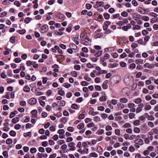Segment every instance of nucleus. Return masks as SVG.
<instances>
[{
	"label": "nucleus",
	"instance_id": "f257e3e1",
	"mask_svg": "<svg viewBox=\"0 0 158 158\" xmlns=\"http://www.w3.org/2000/svg\"><path fill=\"white\" fill-rule=\"evenodd\" d=\"M124 81L127 85H129L133 82L134 79L131 77L126 76L125 77Z\"/></svg>",
	"mask_w": 158,
	"mask_h": 158
},
{
	"label": "nucleus",
	"instance_id": "f03ea898",
	"mask_svg": "<svg viewBox=\"0 0 158 158\" xmlns=\"http://www.w3.org/2000/svg\"><path fill=\"white\" fill-rule=\"evenodd\" d=\"M90 52L91 53L93 54L97 57H99L101 56L102 52V50H97L95 49H91Z\"/></svg>",
	"mask_w": 158,
	"mask_h": 158
},
{
	"label": "nucleus",
	"instance_id": "7ed1b4c3",
	"mask_svg": "<svg viewBox=\"0 0 158 158\" xmlns=\"http://www.w3.org/2000/svg\"><path fill=\"white\" fill-rule=\"evenodd\" d=\"M138 11L141 14H146L149 12V10L148 9H143L140 7L138 8Z\"/></svg>",
	"mask_w": 158,
	"mask_h": 158
},
{
	"label": "nucleus",
	"instance_id": "20e7f679",
	"mask_svg": "<svg viewBox=\"0 0 158 158\" xmlns=\"http://www.w3.org/2000/svg\"><path fill=\"white\" fill-rule=\"evenodd\" d=\"M89 114H91L93 116H94L99 114V112L97 111L94 112V109L92 107L89 108Z\"/></svg>",
	"mask_w": 158,
	"mask_h": 158
},
{
	"label": "nucleus",
	"instance_id": "39448f33",
	"mask_svg": "<svg viewBox=\"0 0 158 158\" xmlns=\"http://www.w3.org/2000/svg\"><path fill=\"white\" fill-rule=\"evenodd\" d=\"M76 144L73 142H71L69 144V146L70 147L69 150L70 151H74L76 150V147H75Z\"/></svg>",
	"mask_w": 158,
	"mask_h": 158
},
{
	"label": "nucleus",
	"instance_id": "423d86ee",
	"mask_svg": "<svg viewBox=\"0 0 158 158\" xmlns=\"http://www.w3.org/2000/svg\"><path fill=\"white\" fill-rule=\"evenodd\" d=\"M48 29V27L46 25H43L41 28V32L42 33L47 32Z\"/></svg>",
	"mask_w": 158,
	"mask_h": 158
},
{
	"label": "nucleus",
	"instance_id": "0eeeda50",
	"mask_svg": "<svg viewBox=\"0 0 158 158\" xmlns=\"http://www.w3.org/2000/svg\"><path fill=\"white\" fill-rule=\"evenodd\" d=\"M111 23L109 21H105L103 26V30H107L108 27V26L110 25Z\"/></svg>",
	"mask_w": 158,
	"mask_h": 158
},
{
	"label": "nucleus",
	"instance_id": "6e6552de",
	"mask_svg": "<svg viewBox=\"0 0 158 158\" xmlns=\"http://www.w3.org/2000/svg\"><path fill=\"white\" fill-rule=\"evenodd\" d=\"M138 106L136 109V113H139L142 110V108L144 107V105L143 103H140L138 105Z\"/></svg>",
	"mask_w": 158,
	"mask_h": 158
},
{
	"label": "nucleus",
	"instance_id": "1a4fd4ad",
	"mask_svg": "<svg viewBox=\"0 0 158 158\" xmlns=\"http://www.w3.org/2000/svg\"><path fill=\"white\" fill-rule=\"evenodd\" d=\"M143 66L145 68H148L150 69H152L154 67V64H150L148 63H145L144 64Z\"/></svg>",
	"mask_w": 158,
	"mask_h": 158
},
{
	"label": "nucleus",
	"instance_id": "9d476101",
	"mask_svg": "<svg viewBox=\"0 0 158 158\" xmlns=\"http://www.w3.org/2000/svg\"><path fill=\"white\" fill-rule=\"evenodd\" d=\"M134 143L136 144H139L140 145H142L143 144V141L141 139H137L135 140Z\"/></svg>",
	"mask_w": 158,
	"mask_h": 158
},
{
	"label": "nucleus",
	"instance_id": "9b49d317",
	"mask_svg": "<svg viewBox=\"0 0 158 158\" xmlns=\"http://www.w3.org/2000/svg\"><path fill=\"white\" fill-rule=\"evenodd\" d=\"M37 99L35 98H31L29 101V103L31 105H35L37 102Z\"/></svg>",
	"mask_w": 158,
	"mask_h": 158
},
{
	"label": "nucleus",
	"instance_id": "f8f14e48",
	"mask_svg": "<svg viewBox=\"0 0 158 158\" xmlns=\"http://www.w3.org/2000/svg\"><path fill=\"white\" fill-rule=\"evenodd\" d=\"M103 2L102 1L100 2H97L96 3L95 5L94 6V7L95 8H98V7L101 6L103 5Z\"/></svg>",
	"mask_w": 158,
	"mask_h": 158
},
{
	"label": "nucleus",
	"instance_id": "ddd939ff",
	"mask_svg": "<svg viewBox=\"0 0 158 158\" xmlns=\"http://www.w3.org/2000/svg\"><path fill=\"white\" fill-rule=\"evenodd\" d=\"M103 96L100 97L99 98V100L101 102L105 101L106 100V94L105 93H103Z\"/></svg>",
	"mask_w": 158,
	"mask_h": 158
},
{
	"label": "nucleus",
	"instance_id": "4468645a",
	"mask_svg": "<svg viewBox=\"0 0 158 158\" xmlns=\"http://www.w3.org/2000/svg\"><path fill=\"white\" fill-rule=\"evenodd\" d=\"M101 63L103 65V66L105 67L107 65V63L105 60V58H103L102 57L100 58Z\"/></svg>",
	"mask_w": 158,
	"mask_h": 158
},
{
	"label": "nucleus",
	"instance_id": "2eb2a0df",
	"mask_svg": "<svg viewBox=\"0 0 158 158\" xmlns=\"http://www.w3.org/2000/svg\"><path fill=\"white\" fill-rule=\"evenodd\" d=\"M118 64L114 63L113 64H110L108 65V67L110 68H114L117 67Z\"/></svg>",
	"mask_w": 158,
	"mask_h": 158
},
{
	"label": "nucleus",
	"instance_id": "dca6fc26",
	"mask_svg": "<svg viewBox=\"0 0 158 158\" xmlns=\"http://www.w3.org/2000/svg\"><path fill=\"white\" fill-rule=\"evenodd\" d=\"M119 101L121 103H126L128 102V99L125 98H120Z\"/></svg>",
	"mask_w": 158,
	"mask_h": 158
},
{
	"label": "nucleus",
	"instance_id": "f3484780",
	"mask_svg": "<svg viewBox=\"0 0 158 158\" xmlns=\"http://www.w3.org/2000/svg\"><path fill=\"white\" fill-rule=\"evenodd\" d=\"M31 114L32 115V117L34 118L36 116V114H37L38 112L37 111L35 110H33L31 111Z\"/></svg>",
	"mask_w": 158,
	"mask_h": 158
},
{
	"label": "nucleus",
	"instance_id": "a211bd4d",
	"mask_svg": "<svg viewBox=\"0 0 158 158\" xmlns=\"http://www.w3.org/2000/svg\"><path fill=\"white\" fill-rule=\"evenodd\" d=\"M30 88L28 86H25L23 88V91L26 92H28L30 91Z\"/></svg>",
	"mask_w": 158,
	"mask_h": 158
},
{
	"label": "nucleus",
	"instance_id": "6ab92c4d",
	"mask_svg": "<svg viewBox=\"0 0 158 158\" xmlns=\"http://www.w3.org/2000/svg\"><path fill=\"white\" fill-rule=\"evenodd\" d=\"M6 51L4 52V55H7L10 53V52L11 51V50L9 48H6Z\"/></svg>",
	"mask_w": 158,
	"mask_h": 158
},
{
	"label": "nucleus",
	"instance_id": "aec40b11",
	"mask_svg": "<svg viewBox=\"0 0 158 158\" xmlns=\"http://www.w3.org/2000/svg\"><path fill=\"white\" fill-rule=\"evenodd\" d=\"M129 91V89L127 87L123 88L122 90V92L123 94H127Z\"/></svg>",
	"mask_w": 158,
	"mask_h": 158
},
{
	"label": "nucleus",
	"instance_id": "412c9836",
	"mask_svg": "<svg viewBox=\"0 0 158 158\" xmlns=\"http://www.w3.org/2000/svg\"><path fill=\"white\" fill-rule=\"evenodd\" d=\"M117 106L119 109L120 110L123 109L124 108V106L123 104L120 103H118Z\"/></svg>",
	"mask_w": 158,
	"mask_h": 158
},
{
	"label": "nucleus",
	"instance_id": "4be33fe9",
	"mask_svg": "<svg viewBox=\"0 0 158 158\" xmlns=\"http://www.w3.org/2000/svg\"><path fill=\"white\" fill-rule=\"evenodd\" d=\"M134 131L136 133H139L140 132V130L138 127H135L133 129Z\"/></svg>",
	"mask_w": 158,
	"mask_h": 158
},
{
	"label": "nucleus",
	"instance_id": "5701e85b",
	"mask_svg": "<svg viewBox=\"0 0 158 158\" xmlns=\"http://www.w3.org/2000/svg\"><path fill=\"white\" fill-rule=\"evenodd\" d=\"M152 107L149 105L146 104L144 106V109L146 110H149L151 109Z\"/></svg>",
	"mask_w": 158,
	"mask_h": 158
},
{
	"label": "nucleus",
	"instance_id": "b1692460",
	"mask_svg": "<svg viewBox=\"0 0 158 158\" xmlns=\"http://www.w3.org/2000/svg\"><path fill=\"white\" fill-rule=\"evenodd\" d=\"M141 29V27L138 25L136 24L133 27V29L135 30H140Z\"/></svg>",
	"mask_w": 158,
	"mask_h": 158
},
{
	"label": "nucleus",
	"instance_id": "393cba45",
	"mask_svg": "<svg viewBox=\"0 0 158 158\" xmlns=\"http://www.w3.org/2000/svg\"><path fill=\"white\" fill-rule=\"evenodd\" d=\"M19 118L18 117H16L13 118L12 119V121L13 123H15L19 122Z\"/></svg>",
	"mask_w": 158,
	"mask_h": 158
},
{
	"label": "nucleus",
	"instance_id": "a878e982",
	"mask_svg": "<svg viewBox=\"0 0 158 158\" xmlns=\"http://www.w3.org/2000/svg\"><path fill=\"white\" fill-rule=\"evenodd\" d=\"M141 19L145 21H148L149 19V18L148 17L145 16H142L141 18Z\"/></svg>",
	"mask_w": 158,
	"mask_h": 158
},
{
	"label": "nucleus",
	"instance_id": "bb28decb",
	"mask_svg": "<svg viewBox=\"0 0 158 158\" xmlns=\"http://www.w3.org/2000/svg\"><path fill=\"white\" fill-rule=\"evenodd\" d=\"M84 124L81 123L78 124L77 126V128L79 129H82L84 127Z\"/></svg>",
	"mask_w": 158,
	"mask_h": 158
},
{
	"label": "nucleus",
	"instance_id": "cd10ccee",
	"mask_svg": "<svg viewBox=\"0 0 158 158\" xmlns=\"http://www.w3.org/2000/svg\"><path fill=\"white\" fill-rule=\"evenodd\" d=\"M58 94L61 96H63L65 94L64 91L63 90L60 89L58 91Z\"/></svg>",
	"mask_w": 158,
	"mask_h": 158
},
{
	"label": "nucleus",
	"instance_id": "c85d7f7f",
	"mask_svg": "<svg viewBox=\"0 0 158 158\" xmlns=\"http://www.w3.org/2000/svg\"><path fill=\"white\" fill-rule=\"evenodd\" d=\"M104 18L106 19H108L110 18V15L107 13H105L104 14Z\"/></svg>",
	"mask_w": 158,
	"mask_h": 158
},
{
	"label": "nucleus",
	"instance_id": "c756f323",
	"mask_svg": "<svg viewBox=\"0 0 158 158\" xmlns=\"http://www.w3.org/2000/svg\"><path fill=\"white\" fill-rule=\"evenodd\" d=\"M131 124L128 123H125L123 125V127L124 128H128L131 127Z\"/></svg>",
	"mask_w": 158,
	"mask_h": 158
},
{
	"label": "nucleus",
	"instance_id": "7c9ffc66",
	"mask_svg": "<svg viewBox=\"0 0 158 158\" xmlns=\"http://www.w3.org/2000/svg\"><path fill=\"white\" fill-rule=\"evenodd\" d=\"M14 4L18 7H20L21 5L20 2L19 1H15L14 2Z\"/></svg>",
	"mask_w": 158,
	"mask_h": 158
},
{
	"label": "nucleus",
	"instance_id": "2f4dec72",
	"mask_svg": "<svg viewBox=\"0 0 158 158\" xmlns=\"http://www.w3.org/2000/svg\"><path fill=\"white\" fill-rule=\"evenodd\" d=\"M142 102V99L140 98H138L135 100V102L136 104H139L140 103Z\"/></svg>",
	"mask_w": 158,
	"mask_h": 158
},
{
	"label": "nucleus",
	"instance_id": "473e14b6",
	"mask_svg": "<svg viewBox=\"0 0 158 158\" xmlns=\"http://www.w3.org/2000/svg\"><path fill=\"white\" fill-rule=\"evenodd\" d=\"M37 149L35 148H32L30 149V152L32 153H35L36 152H37Z\"/></svg>",
	"mask_w": 158,
	"mask_h": 158
},
{
	"label": "nucleus",
	"instance_id": "72a5a7b5",
	"mask_svg": "<svg viewBox=\"0 0 158 158\" xmlns=\"http://www.w3.org/2000/svg\"><path fill=\"white\" fill-rule=\"evenodd\" d=\"M71 75L73 77H76L77 76V72L76 71H72L71 72Z\"/></svg>",
	"mask_w": 158,
	"mask_h": 158
},
{
	"label": "nucleus",
	"instance_id": "f704fd0d",
	"mask_svg": "<svg viewBox=\"0 0 158 158\" xmlns=\"http://www.w3.org/2000/svg\"><path fill=\"white\" fill-rule=\"evenodd\" d=\"M105 129L106 131H109L112 130V128L110 126L108 125L106 127Z\"/></svg>",
	"mask_w": 158,
	"mask_h": 158
},
{
	"label": "nucleus",
	"instance_id": "c9c22d12",
	"mask_svg": "<svg viewBox=\"0 0 158 158\" xmlns=\"http://www.w3.org/2000/svg\"><path fill=\"white\" fill-rule=\"evenodd\" d=\"M31 19L29 17L26 18L24 20V22L26 23H29L31 20Z\"/></svg>",
	"mask_w": 158,
	"mask_h": 158
},
{
	"label": "nucleus",
	"instance_id": "e433bc0d",
	"mask_svg": "<svg viewBox=\"0 0 158 158\" xmlns=\"http://www.w3.org/2000/svg\"><path fill=\"white\" fill-rule=\"evenodd\" d=\"M128 106L129 108H131L135 106V105L133 103H129L128 104Z\"/></svg>",
	"mask_w": 158,
	"mask_h": 158
},
{
	"label": "nucleus",
	"instance_id": "4c0bfd02",
	"mask_svg": "<svg viewBox=\"0 0 158 158\" xmlns=\"http://www.w3.org/2000/svg\"><path fill=\"white\" fill-rule=\"evenodd\" d=\"M136 139V135H132L129 137V140H133Z\"/></svg>",
	"mask_w": 158,
	"mask_h": 158
},
{
	"label": "nucleus",
	"instance_id": "58836bf2",
	"mask_svg": "<svg viewBox=\"0 0 158 158\" xmlns=\"http://www.w3.org/2000/svg\"><path fill=\"white\" fill-rule=\"evenodd\" d=\"M6 143L7 144H10L12 143V140L10 139H8L6 140Z\"/></svg>",
	"mask_w": 158,
	"mask_h": 158
},
{
	"label": "nucleus",
	"instance_id": "ea45409f",
	"mask_svg": "<svg viewBox=\"0 0 158 158\" xmlns=\"http://www.w3.org/2000/svg\"><path fill=\"white\" fill-rule=\"evenodd\" d=\"M121 15L124 17H126L127 16L128 14L126 12L123 11L121 13Z\"/></svg>",
	"mask_w": 158,
	"mask_h": 158
},
{
	"label": "nucleus",
	"instance_id": "a19ab883",
	"mask_svg": "<svg viewBox=\"0 0 158 158\" xmlns=\"http://www.w3.org/2000/svg\"><path fill=\"white\" fill-rule=\"evenodd\" d=\"M64 86L66 88H68L71 86V85L68 83H65L63 84Z\"/></svg>",
	"mask_w": 158,
	"mask_h": 158
},
{
	"label": "nucleus",
	"instance_id": "79ce46f5",
	"mask_svg": "<svg viewBox=\"0 0 158 158\" xmlns=\"http://www.w3.org/2000/svg\"><path fill=\"white\" fill-rule=\"evenodd\" d=\"M140 121L139 120H136L133 122V124L135 126H138L139 124Z\"/></svg>",
	"mask_w": 158,
	"mask_h": 158
},
{
	"label": "nucleus",
	"instance_id": "37998d69",
	"mask_svg": "<svg viewBox=\"0 0 158 158\" xmlns=\"http://www.w3.org/2000/svg\"><path fill=\"white\" fill-rule=\"evenodd\" d=\"M67 130L69 132H72L73 131L74 129L73 127H69L67 128Z\"/></svg>",
	"mask_w": 158,
	"mask_h": 158
},
{
	"label": "nucleus",
	"instance_id": "c03bdc74",
	"mask_svg": "<svg viewBox=\"0 0 158 158\" xmlns=\"http://www.w3.org/2000/svg\"><path fill=\"white\" fill-rule=\"evenodd\" d=\"M90 156L91 157H97L98 156V155L95 152H94L90 154Z\"/></svg>",
	"mask_w": 158,
	"mask_h": 158
},
{
	"label": "nucleus",
	"instance_id": "a18cd8bd",
	"mask_svg": "<svg viewBox=\"0 0 158 158\" xmlns=\"http://www.w3.org/2000/svg\"><path fill=\"white\" fill-rule=\"evenodd\" d=\"M142 33L143 35H146L147 34H148V32L147 30H142Z\"/></svg>",
	"mask_w": 158,
	"mask_h": 158
},
{
	"label": "nucleus",
	"instance_id": "49530a36",
	"mask_svg": "<svg viewBox=\"0 0 158 158\" xmlns=\"http://www.w3.org/2000/svg\"><path fill=\"white\" fill-rule=\"evenodd\" d=\"M115 134L118 135H119L120 134V131L118 129H116L115 130Z\"/></svg>",
	"mask_w": 158,
	"mask_h": 158
},
{
	"label": "nucleus",
	"instance_id": "de8ad7c7",
	"mask_svg": "<svg viewBox=\"0 0 158 158\" xmlns=\"http://www.w3.org/2000/svg\"><path fill=\"white\" fill-rule=\"evenodd\" d=\"M94 48L96 50H101V47L99 45H95Z\"/></svg>",
	"mask_w": 158,
	"mask_h": 158
},
{
	"label": "nucleus",
	"instance_id": "09e8293b",
	"mask_svg": "<svg viewBox=\"0 0 158 158\" xmlns=\"http://www.w3.org/2000/svg\"><path fill=\"white\" fill-rule=\"evenodd\" d=\"M117 100L115 99H113L111 101V103L114 105H116L117 103Z\"/></svg>",
	"mask_w": 158,
	"mask_h": 158
},
{
	"label": "nucleus",
	"instance_id": "8fccbe9b",
	"mask_svg": "<svg viewBox=\"0 0 158 158\" xmlns=\"http://www.w3.org/2000/svg\"><path fill=\"white\" fill-rule=\"evenodd\" d=\"M81 84L82 86H87L89 85V83L86 81H83L81 82Z\"/></svg>",
	"mask_w": 158,
	"mask_h": 158
},
{
	"label": "nucleus",
	"instance_id": "3c124183",
	"mask_svg": "<svg viewBox=\"0 0 158 158\" xmlns=\"http://www.w3.org/2000/svg\"><path fill=\"white\" fill-rule=\"evenodd\" d=\"M97 109L98 110L103 111L104 110L105 108L103 106H100L98 107Z\"/></svg>",
	"mask_w": 158,
	"mask_h": 158
},
{
	"label": "nucleus",
	"instance_id": "603ef678",
	"mask_svg": "<svg viewBox=\"0 0 158 158\" xmlns=\"http://www.w3.org/2000/svg\"><path fill=\"white\" fill-rule=\"evenodd\" d=\"M17 32L21 35H23L25 33L26 30H19L17 31Z\"/></svg>",
	"mask_w": 158,
	"mask_h": 158
},
{
	"label": "nucleus",
	"instance_id": "864d4df0",
	"mask_svg": "<svg viewBox=\"0 0 158 158\" xmlns=\"http://www.w3.org/2000/svg\"><path fill=\"white\" fill-rule=\"evenodd\" d=\"M9 133L10 135L12 136H15L16 135V132L13 131H10Z\"/></svg>",
	"mask_w": 158,
	"mask_h": 158
},
{
	"label": "nucleus",
	"instance_id": "5fc2aeb1",
	"mask_svg": "<svg viewBox=\"0 0 158 158\" xmlns=\"http://www.w3.org/2000/svg\"><path fill=\"white\" fill-rule=\"evenodd\" d=\"M135 115V114L133 113H130L129 114V118L130 119H132L134 118Z\"/></svg>",
	"mask_w": 158,
	"mask_h": 158
},
{
	"label": "nucleus",
	"instance_id": "6e6d98bb",
	"mask_svg": "<svg viewBox=\"0 0 158 158\" xmlns=\"http://www.w3.org/2000/svg\"><path fill=\"white\" fill-rule=\"evenodd\" d=\"M156 100L152 99L150 102V104L152 105H154L156 104Z\"/></svg>",
	"mask_w": 158,
	"mask_h": 158
},
{
	"label": "nucleus",
	"instance_id": "4d7b16f0",
	"mask_svg": "<svg viewBox=\"0 0 158 158\" xmlns=\"http://www.w3.org/2000/svg\"><path fill=\"white\" fill-rule=\"evenodd\" d=\"M108 85L106 83H104L102 85V87L103 89H106L108 88Z\"/></svg>",
	"mask_w": 158,
	"mask_h": 158
},
{
	"label": "nucleus",
	"instance_id": "13d9d810",
	"mask_svg": "<svg viewBox=\"0 0 158 158\" xmlns=\"http://www.w3.org/2000/svg\"><path fill=\"white\" fill-rule=\"evenodd\" d=\"M148 126L151 127H154L153 123L152 122H148Z\"/></svg>",
	"mask_w": 158,
	"mask_h": 158
},
{
	"label": "nucleus",
	"instance_id": "bf43d9fd",
	"mask_svg": "<svg viewBox=\"0 0 158 158\" xmlns=\"http://www.w3.org/2000/svg\"><path fill=\"white\" fill-rule=\"evenodd\" d=\"M71 108L73 109H77L78 108V106L76 104H73L71 106Z\"/></svg>",
	"mask_w": 158,
	"mask_h": 158
},
{
	"label": "nucleus",
	"instance_id": "052dcab7",
	"mask_svg": "<svg viewBox=\"0 0 158 158\" xmlns=\"http://www.w3.org/2000/svg\"><path fill=\"white\" fill-rule=\"evenodd\" d=\"M21 61V60L20 58H17L15 59V62L16 63H19Z\"/></svg>",
	"mask_w": 158,
	"mask_h": 158
},
{
	"label": "nucleus",
	"instance_id": "680f3d73",
	"mask_svg": "<svg viewBox=\"0 0 158 158\" xmlns=\"http://www.w3.org/2000/svg\"><path fill=\"white\" fill-rule=\"evenodd\" d=\"M84 79L86 81H89L91 80V78L90 77H89L87 75H85L84 76Z\"/></svg>",
	"mask_w": 158,
	"mask_h": 158
},
{
	"label": "nucleus",
	"instance_id": "e2e57ef3",
	"mask_svg": "<svg viewBox=\"0 0 158 158\" xmlns=\"http://www.w3.org/2000/svg\"><path fill=\"white\" fill-rule=\"evenodd\" d=\"M95 88L96 90L98 91H100L102 89L100 85H96L95 87Z\"/></svg>",
	"mask_w": 158,
	"mask_h": 158
},
{
	"label": "nucleus",
	"instance_id": "0e129e2a",
	"mask_svg": "<svg viewBox=\"0 0 158 158\" xmlns=\"http://www.w3.org/2000/svg\"><path fill=\"white\" fill-rule=\"evenodd\" d=\"M145 99L147 101L151 100L152 99L151 96L149 95H148L145 96Z\"/></svg>",
	"mask_w": 158,
	"mask_h": 158
},
{
	"label": "nucleus",
	"instance_id": "69168bd1",
	"mask_svg": "<svg viewBox=\"0 0 158 158\" xmlns=\"http://www.w3.org/2000/svg\"><path fill=\"white\" fill-rule=\"evenodd\" d=\"M103 19V17L102 15H100L98 16L97 18V20L99 22H101Z\"/></svg>",
	"mask_w": 158,
	"mask_h": 158
},
{
	"label": "nucleus",
	"instance_id": "338daca9",
	"mask_svg": "<svg viewBox=\"0 0 158 158\" xmlns=\"http://www.w3.org/2000/svg\"><path fill=\"white\" fill-rule=\"evenodd\" d=\"M137 84L139 86H143L144 85V82L142 81H139Z\"/></svg>",
	"mask_w": 158,
	"mask_h": 158
},
{
	"label": "nucleus",
	"instance_id": "774afa93",
	"mask_svg": "<svg viewBox=\"0 0 158 158\" xmlns=\"http://www.w3.org/2000/svg\"><path fill=\"white\" fill-rule=\"evenodd\" d=\"M1 77L2 78L5 79L6 77V75L5 74V72H2L1 75Z\"/></svg>",
	"mask_w": 158,
	"mask_h": 158
}]
</instances>
